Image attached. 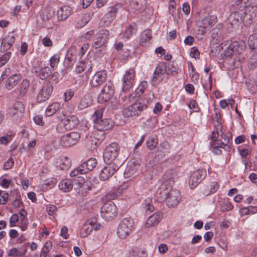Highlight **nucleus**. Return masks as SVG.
<instances>
[{"instance_id": "obj_1", "label": "nucleus", "mask_w": 257, "mask_h": 257, "mask_svg": "<svg viewBox=\"0 0 257 257\" xmlns=\"http://www.w3.org/2000/svg\"><path fill=\"white\" fill-rule=\"evenodd\" d=\"M153 98L154 93L152 91L149 92L132 105L124 108L122 111L123 115L126 117L139 115L147 108Z\"/></svg>"}, {"instance_id": "obj_2", "label": "nucleus", "mask_w": 257, "mask_h": 257, "mask_svg": "<svg viewBox=\"0 0 257 257\" xmlns=\"http://www.w3.org/2000/svg\"><path fill=\"white\" fill-rule=\"evenodd\" d=\"M159 199L161 202L166 201L169 207H174L178 204L181 196L178 190L166 188L161 190Z\"/></svg>"}, {"instance_id": "obj_3", "label": "nucleus", "mask_w": 257, "mask_h": 257, "mask_svg": "<svg viewBox=\"0 0 257 257\" xmlns=\"http://www.w3.org/2000/svg\"><path fill=\"white\" fill-rule=\"evenodd\" d=\"M104 108L96 110L93 115L94 127L99 131H105L111 128L114 122L110 119H101Z\"/></svg>"}, {"instance_id": "obj_4", "label": "nucleus", "mask_w": 257, "mask_h": 257, "mask_svg": "<svg viewBox=\"0 0 257 257\" xmlns=\"http://www.w3.org/2000/svg\"><path fill=\"white\" fill-rule=\"evenodd\" d=\"M218 132L217 131H213L211 137V140L212 141L211 143V146L214 148H221L226 151H229L231 149L230 144L232 141V139L226 136L222 133L221 135V139L218 140Z\"/></svg>"}, {"instance_id": "obj_5", "label": "nucleus", "mask_w": 257, "mask_h": 257, "mask_svg": "<svg viewBox=\"0 0 257 257\" xmlns=\"http://www.w3.org/2000/svg\"><path fill=\"white\" fill-rule=\"evenodd\" d=\"M133 220L127 217L123 219L119 223L117 228V234L120 238L124 239L128 236L134 228Z\"/></svg>"}, {"instance_id": "obj_6", "label": "nucleus", "mask_w": 257, "mask_h": 257, "mask_svg": "<svg viewBox=\"0 0 257 257\" xmlns=\"http://www.w3.org/2000/svg\"><path fill=\"white\" fill-rule=\"evenodd\" d=\"M79 120L76 116L72 115L61 120L56 126V130L59 133H63L72 130L78 123Z\"/></svg>"}, {"instance_id": "obj_7", "label": "nucleus", "mask_w": 257, "mask_h": 257, "mask_svg": "<svg viewBox=\"0 0 257 257\" xmlns=\"http://www.w3.org/2000/svg\"><path fill=\"white\" fill-rule=\"evenodd\" d=\"M119 147L116 143H112L107 146L103 152V158L106 163H111L118 155Z\"/></svg>"}, {"instance_id": "obj_8", "label": "nucleus", "mask_w": 257, "mask_h": 257, "mask_svg": "<svg viewBox=\"0 0 257 257\" xmlns=\"http://www.w3.org/2000/svg\"><path fill=\"white\" fill-rule=\"evenodd\" d=\"M80 138L77 132H71L63 135L59 140V145L62 147H69L75 145Z\"/></svg>"}, {"instance_id": "obj_9", "label": "nucleus", "mask_w": 257, "mask_h": 257, "mask_svg": "<svg viewBox=\"0 0 257 257\" xmlns=\"http://www.w3.org/2000/svg\"><path fill=\"white\" fill-rule=\"evenodd\" d=\"M206 169H202L193 172L190 177L189 185L191 189L195 188L206 176Z\"/></svg>"}, {"instance_id": "obj_10", "label": "nucleus", "mask_w": 257, "mask_h": 257, "mask_svg": "<svg viewBox=\"0 0 257 257\" xmlns=\"http://www.w3.org/2000/svg\"><path fill=\"white\" fill-rule=\"evenodd\" d=\"M117 213L115 205L111 202L105 203L101 208V215L106 220H109Z\"/></svg>"}, {"instance_id": "obj_11", "label": "nucleus", "mask_w": 257, "mask_h": 257, "mask_svg": "<svg viewBox=\"0 0 257 257\" xmlns=\"http://www.w3.org/2000/svg\"><path fill=\"white\" fill-rule=\"evenodd\" d=\"M114 93V87L110 83L106 84L98 97V101L102 103L110 100Z\"/></svg>"}, {"instance_id": "obj_12", "label": "nucleus", "mask_w": 257, "mask_h": 257, "mask_svg": "<svg viewBox=\"0 0 257 257\" xmlns=\"http://www.w3.org/2000/svg\"><path fill=\"white\" fill-rule=\"evenodd\" d=\"M101 170L99 174V179L102 181H106L111 177L118 170L119 167L114 163H107Z\"/></svg>"}, {"instance_id": "obj_13", "label": "nucleus", "mask_w": 257, "mask_h": 257, "mask_svg": "<svg viewBox=\"0 0 257 257\" xmlns=\"http://www.w3.org/2000/svg\"><path fill=\"white\" fill-rule=\"evenodd\" d=\"M135 74V71L133 69H130L125 72L122 79L123 92L130 89L134 85Z\"/></svg>"}, {"instance_id": "obj_14", "label": "nucleus", "mask_w": 257, "mask_h": 257, "mask_svg": "<svg viewBox=\"0 0 257 257\" xmlns=\"http://www.w3.org/2000/svg\"><path fill=\"white\" fill-rule=\"evenodd\" d=\"M176 176V172L174 170L167 171L163 176V184L161 190L166 188H171L174 184Z\"/></svg>"}, {"instance_id": "obj_15", "label": "nucleus", "mask_w": 257, "mask_h": 257, "mask_svg": "<svg viewBox=\"0 0 257 257\" xmlns=\"http://www.w3.org/2000/svg\"><path fill=\"white\" fill-rule=\"evenodd\" d=\"M53 91V86L49 83L43 85L40 90L37 96L38 102H42L48 99Z\"/></svg>"}, {"instance_id": "obj_16", "label": "nucleus", "mask_w": 257, "mask_h": 257, "mask_svg": "<svg viewBox=\"0 0 257 257\" xmlns=\"http://www.w3.org/2000/svg\"><path fill=\"white\" fill-rule=\"evenodd\" d=\"M109 35V31L107 30H101L97 33L96 38L92 43V46L97 49L105 43Z\"/></svg>"}, {"instance_id": "obj_17", "label": "nucleus", "mask_w": 257, "mask_h": 257, "mask_svg": "<svg viewBox=\"0 0 257 257\" xmlns=\"http://www.w3.org/2000/svg\"><path fill=\"white\" fill-rule=\"evenodd\" d=\"M106 77L107 73L105 71H97L92 77L90 82V85L93 87H97L105 82Z\"/></svg>"}, {"instance_id": "obj_18", "label": "nucleus", "mask_w": 257, "mask_h": 257, "mask_svg": "<svg viewBox=\"0 0 257 257\" xmlns=\"http://www.w3.org/2000/svg\"><path fill=\"white\" fill-rule=\"evenodd\" d=\"M117 11L118 8L116 5L110 7L107 13L101 20V25L104 27L109 25L116 17Z\"/></svg>"}, {"instance_id": "obj_19", "label": "nucleus", "mask_w": 257, "mask_h": 257, "mask_svg": "<svg viewBox=\"0 0 257 257\" xmlns=\"http://www.w3.org/2000/svg\"><path fill=\"white\" fill-rule=\"evenodd\" d=\"M20 73H15L10 76L5 82V87L8 90L14 89L22 79Z\"/></svg>"}, {"instance_id": "obj_20", "label": "nucleus", "mask_w": 257, "mask_h": 257, "mask_svg": "<svg viewBox=\"0 0 257 257\" xmlns=\"http://www.w3.org/2000/svg\"><path fill=\"white\" fill-rule=\"evenodd\" d=\"M166 71V64L165 63H160L157 65L154 72V76L151 81V83L153 86H155L157 84V80L165 74Z\"/></svg>"}, {"instance_id": "obj_21", "label": "nucleus", "mask_w": 257, "mask_h": 257, "mask_svg": "<svg viewBox=\"0 0 257 257\" xmlns=\"http://www.w3.org/2000/svg\"><path fill=\"white\" fill-rule=\"evenodd\" d=\"M245 2H244V4L242 6H240L239 7L235 8L232 10L233 13H237L238 11H242L244 10L243 13H247L248 14L252 15L253 16H256V12L257 11V6L256 5L252 4L250 5L247 6L245 4Z\"/></svg>"}, {"instance_id": "obj_22", "label": "nucleus", "mask_w": 257, "mask_h": 257, "mask_svg": "<svg viewBox=\"0 0 257 257\" xmlns=\"http://www.w3.org/2000/svg\"><path fill=\"white\" fill-rule=\"evenodd\" d=\"M71 165V160L67 157L61 156L56 159L55 166L60 170H67Z\"/></svg>"}, {"instance_id": "obj_23", "label": "nucleus", "mask_w": 257, "mask_h": 257, "mask_svg": "<svg viewBox=\"0 0 257 257\" xmlns=\"http://www.w3.org/2000/svg\"><path fill=\"white\" fill-rule=\"evenodd\" d=\"M72 12V8L68 6H64L59 8L57 11L58 19L63 21L66 19Z\"/></svg>"}, {"instance_id": "obj_24", "label": "nucleus", "mask_w": 257, "mask_h": 257, "mask_svg": "<svg viewBox=\"0 0 257 257\" xmlns=\"http://www.w3.org/2000/svg\"><path fill=\"white\" fill-rule=\"evenodd\" d=\"M163 214L161 212H156L148 219L146 223V226L150 227L158 224L161 220Z\"/></svg>"}, {"instance_id": "obj_25", "label": "nucleus", "mask_w": 257, "mask_h": 257, "mask_svg": "<svg viewBox=\"0 0 257 257\" xmlns=\"http://www.w3.org/2000/svg\"><path fill=\"white\" fill-rule=\"evenodd\" d=\"M216 17L208 14L201 20L200 27H202L204 29L208 28L213 26L216 23Z\"/></svg>"}, {"instance_id": "obj_26", "label": "nucleus", "mask_w": 257, "mask_h": 257, "mask_svg": "<svg viewBox=\"0 0 257 257\" xmlns=\"http://www.w3.org/2000/svg\"><path fill=\"white\" fill-rule=\"evenodd\" d=\"M15 41L14 37L12 36H7L2 40L1 50L5 52L10 49Z\"/></svg>"}, {"instance_id": "obj_27", "label": "nucleus", "mask_w": 257, "mask_h": 257, "mask_svg": "<svg viewBox=\"0 0 257 257\" xmlns=\"http://www.w3.org/2000/svg\"><path fill=\"white\" fill-rule=\"evenodd\" d=\"M97 163L96 160L91 158L82 164L80 165V169L82 168V171H84V172L87 173L92 171L96 167Z\"/></svg>"}, {"instance_id": "obj_28", "label": "nucleus", "mask_w": 257, "mask_h": 257, "mask_svg": "<svg viewBox=\"0 0 257 257\" xmlns=\"http://www.w3.org/2000/svg\"><path fill=\"white\" fill-rule=\"evenodd\" d=\"M25 111V107L21 101L16 102L13 106V109L11 113L13 116L20 117Z\"/></svg>"}, {"instance_id": "obj_29", "label": "nucleus", "mask_w": 257, "mask_h": 257, "mask_svg": "<svg viewBox=\"0 0 257 257\" xmlns=\"http://www.w3.org/2000/svg\"><path fill=\"white\" fill-rule=\"evenodd\" d=\"M73 188L72 181L66 179L62 180L59 184V188L64 192L71 191Z\"/></svg>"}, {"instance_id": "obj_30", "label": "nucleus", "mask_w": 257, "mask_h": 257, "mask_svg": "<svg viewBox=\"0 0 257 257\" xmlns=\"http://www.w3.org/2000/svg\"><path fill=\"white\" fill-rule=\"evenodd\" d=\"M151 32L149 30H146L141 34L140 44L143 46H146L149 43L152 38Z\"/></svg>"}, {"instance_id": "obj_31", "label": "nucleus", "mask_w": 257, "mask_h": 257, "mask_svg": "<svg viewBox=\"0 0 257 257\" xmlns=\"http://www.w3.org/2000/svg\"><path fill=\"white\" fill-rule=\"evenodd\" d=\"M137 175L136 166L134 165H130L126 166L124 172V177L125 178H133Z\"/></svg>"}, {"instance_id": "obj_32", "label": "nucleus", "mask_w": 257, "mask_h": 257, "mask_svg": "<svg viewBox=\"0 0 257 257\" xmlns=\"http://www.w3.org/2000/svg\"><path fill=\"white\" fill-rule=\"evenodd\" d=\"M130 6L136 10L142 11L144 10L146 7V0H132Z\"/></svg>"}, {"instance_id": "obj_33", "label": "nucleus", "mask_w": 257, "mask_h": 257, "mask_svg": "<svg viewBox=\"0 0 257 257\" xmlns=\"http://www.w3.org/2000/svg\"><path fill=\"white\" fill-rule=\"evenodd\" d=\"M30 87V81L27 79H24L19 85V92L20 96L26 95Z\"/></svg>"}, {"instance_id": "obj_34", "label": "nucleus", "mask_w": 257, "mask_h": 257, "mask_svg": "<svg viewBox=\"0 0 257 257\" xmlns=\"http://www.w3.org/2000/svg\"><path fill=\"white\" fill-rule=\"evenodd\" d=\"M85 143L87 147L91 150L95 149L100 144L93 136L87 137Z\"/></svg>"}, {"instance_id": "obj_35", "label": "nucleus", "mask_w": 257, "mask_h": 257, "mask_svg": "<svg viewBox=\"0 0 257 257\" xmlns=\"http://www.w3.org/2000/svg\"><path fill=\"white\" fill-rule=\"evenodd\" d=\"M60 104L54 102L49 105L45 111L46 116H50L54 114L60 108Z\"/></svg>"}, {"instance_id": "obj_36", "label": "nucleus", "mask_w": 257, "mask_h": 257, "mask_svg": "<svg viewBox=\"0 0 257 257\" xmlns=\"http://www.w3.org/2000/svg\"><path fill=\"white\" fill-rule=\"evenodd\" d=\"M55 15L54 10L52 8H47L43 13L42 20L48 21L54 17Z\"/></svg>"}, {"instance_id": "obj_37", "label": "nucleus", "mask_w": 257, "mask_h": 257, "mask_svg": "<svg viewBox=\"0 0 257 257\" xmlns=\"http://www.w3.org/2000/svg\"><path fill=\"white\" fill-rule=\"evenodd\" d=\"M158 144V140L156 137H150L146 142L147 148L153 150L156 148Z\"/></svg>"}, {"instance_id": "obj_38", "label": "nucleus", "mask_w": 257, "mask_h": 257, "mask_svg": "<svg viewBox=\"0 0 257 257\" xmlns=\"http://www.w3.org/2000/svg\"><path fill=\"white\" fill-rule=\"evenodd\" d=\"M248 45L251 50L257 49V34L250 35L248 38Z\"/></svg>"}, {"instance_id": "obj_39", "label": "nucleus", "mask_w": 257, "mask_h": 257, "mask_svg": "<svg viewBox=\"0 0 257 257\" xmlns=\"http://www.w3.org/2000/svg\"><path fill=\"white\" fill-rule=\"evenodd\" d=\"M143 205L146 212L150 213L154 210V207L152 205V199L150 198L146 199L144 202Z\"/></svg>"}, {"instance_id": "obj_40", "label": "nucleus", "mask_w": 257, "mask_h": 257, "mask_svg": "<svg viewBox=\"0 0 257 257\" xmlns=\"http://www.w3.org/2000/svg\"><path fill=\"white\" fill-rule=\"evenodd\" d=\"M137 27L136 24H132L126 29L124 36L126 38H130L137 32Z\"/></svg>"}, {"instance_id": "obj_41", "label": "nucleus", "mask_w": 257, "mask_h": 257, "mask_svg": "<svg viewBox=\"0 0 257 257\" xmlns=\"http://www.w3.org/2000/svg\"><path fill=\"white\" fill-rule=\"evenodd\" d=\"M51 73V70L49 67H45L40 69L39 76L42 80L47 78Z\"/></svg>"}, {"instance_id": "obj_42", "label": "nucleus", "mask_w": 257, "mask_h": 257, "mask_svg": "<svg viewBox=\"0 0 257 257\" xmlns=\"http://www.w3.org/2000/svg\"><path fill=\"white\" fill-rule=\"evenodd\" d=\"M93 230L92 227L87 225L85 223L83 224L81 229L80 235L82 237L87 236Z\"/></svg>"}, {"instance_id": "obj_43", "label": "nucleus", "mask_w": 257, "mask_h": 257, "mask_svg": "<svg viewBox=\"0 0 257 257\" xmlns=\"http://www.w3.org/2000/svg\"><path fill=\"white\" fill-rule=\"evenodd\" d=\"M52 246V243L50 241H47L42 249L40 257H46Z\"/></svg>"}, {"instance_id": "obj_44", "label": "nucleus", "mask_w": 257, "mask_h": 257, "mask_svg": "<svg viewBox=\"0 0 257 257\" xmlns=\"http://www.w3.org/2000/svg\"><path fill=\"white\" fill-rule=\"evenodd\" d=\"M230 49L232 50V52L236 51L239 52L244 49V45H243V42L239 44L237 42H234L232 45H230Z\"/></svg>"}, {"instance_id": "obj_45", "label": "nucleus", "mask_w": 257, "mask_h": 257, "mask_svg": "<svg viewBox=\"0 0 257 257\" xmlns=\"http://www.w3.org/2000/svg\"><path fill=\"white\" fill-rule=\"evenodd\" d=\"M74 184L77 185V187H84L85 186H87L85 185L86 183L85 181L84 178L82 176H77L74 179Z\"/></svg>"}, {"instance_id": "obj_46", "label": "nucleus", "mask_w": 257, "mask_h": 257, "mask_svg": "<svg viewBox=\"0 0 257 257\" xmlns=\"http://www.w3.org/2000/svg\"><path fill=\"white\" fill-rule=\"evenodd\" d=\"M93 136L96 138L100 144L102 142L105 138V133L104 131L97 130L94 132Z\"/></svg>"}, {"instance_id": "obj_47", "label": "nucleus", "mask_w": 257, "mask_h": 257, "mask_svg": "<svg viewBox=\"0 0 257 257\" xmlns=\"http://www.w3.org/2000/svg\"><path fill=\"white\" fill-rule=\"evenodd\" d=\"M89 104L90 101L89 99L86 97H84L80 100L78 107L81 110L87 107L89 105Z\"/></svg>"}, {"instance_id": "obj_48", "label": "nucleus", "mask_w": 257, "mask_h": 257, "mask_svg": "<svg viewBox=\"0 0 257 257\" xmlns=\"http://www.w3.org/2000/svg\"><path fill=\"white\" fill-rule=\"evenodd\" d=\"M244 16L242 17V21L245 25H248L250 24L252 20L255 17V16H253L252 15L248 14L247 13H243Z\"/></svg>"}, {"instance_id": "obj_49", "label": "nucleus", "mask_w": 257, "mask_h": 257, "mask_svg": "<svg viewBox=\"0 0 257 257\" xmlns=\"http://www.w3.org/2000/svg\"><path fill=\"white\" fill-rule=\"evenodd\" d=\"M59 61H60L59 55H58V54L54 55L51 58V59L50 60V66L52 68H54V67H57Z\"/></svg>"}, {"instance_id": "obj_50", "label": "nucleus", "mask_w": 257, "mask_h": 257, "mask_svg": "<svg viewBox=\"0 0 257 257\" xmlns=\"http://www.w3.org/2000/svg\"><path fill=\"white\" fill-rule=\"evenodd\" d=\"M209 187H210L211 191L206 192L207 194H211L216 192L219 189V185L216 182H212L210 183Z\"/></svg>"}, {"instance_id": "obj_51", "label": "nucleus", "mask_w": 257, "mask_h": 257, "mask_svg": "<svg viewBox=\"0 0 257 257\" xmlns=\"http://www.w3.org/2000/svg\"><path fill=\"white\" fill-rule=\"evenodd\" d=\"M11 53L7 52L0 57V67L5 64L10 59Z\"/></svg>"}, {"instance_id": "obj_52", "label": "nucleus", "mask_w": 257, "mask_h": 257, "mask_svg": "<svg viewBox=\"0 0 257 257\" xmlns=\"http://www.w3.org/2000/svg\"><path fill=\"white\" fill-rule=\"evenodd\" d=\"M257 66V52L253 54L250 60L249 68L253 69Z\"/></svg>"}, {"instance_id": "obj_53", "label": "nucleus", "mask_w": 257, "mask_h": 257, "mask_svg": "<svg viewBox=\"0 0 257 257\" xmlns=\"http://www.w3.org/2000/svg\"><path fill=\"white\" fill-rule=\"evenodd\" d=\"M85 174L84 172V171H82V168H81L80 170V165L76 169H75L74 170H72L70 173V175L71 177H76L79 176V174Z\"/></svg>"}, {"instance_id": "obj_54", "label": "nucleus", "mask_w": 257, "mask_h": 257, "mask_svg": "<svg viewBox=\"0 0 257 257\" xmlns=\"http://www.w3.org/2000/svg\"><path fill=\"white\" fill-rule=\"evenodd\" d=\"M85 62L84 60H81L77 65L75 71L77 73H80L85 70Z\"/></svg>"}, {"instance_id": "obj_55", "label": "nucleus", "mask_w": 257, "mask_h": 257, "mask_svg": "<svg viewBox=\"0 0 257 257\" xmlns=\"http://www.w3.org/2000/svg\"><path fill=\"white\" fill-rule=\"evenodd\" d=\"M175 6V1L174 0H170L169 5V12L170 14H171L172 16L174 15V13L176 11Z\"/></svg>"}, {"instance_id": "obj_56", "label": "nucleus", "mask_w": 257, "mask_h": 257, "mask_svg": "<svg viewBox=\"0 0 257 257\" xmlns=\"http://www.w3.org/2000/svg\"><path fill=\"white\" fill-rule=\"evenodd\" d=\"M34 121L36 124L40 126H43L45 124L43 121V116L41 115H36L33 118Z\"/></svg>"}, {"instance_id": "obj_57", "label": "nucleus", "mask_w": 257, "mask_h": 257, "mask_svg": "<svg viewBox=\"0 0 257 257\" xmlns=\"http://www.w3.org/2000/svg\"><path fill=\"white\" fill-rule=\"evenodd\" d=\"M233 206L229 202H223L221 204V209L222 211H226L232 209Z\"/></svg>"}, {"instance_id": "obj_58", "label": "nucleus", "mask_w": 257, "mask_h": 257, "mask_svg": "<svg viewBox=\"0 0 257 257\" xmlns=\"http://www.w3.org/2000/svg\"><path fill=\"white\" fill-rule=\"evenodd\" d=\"M88 23V19L86 16H83L81 20L78 21L77 22V27H83Z\"/></svg>"}, {"instance_id": "obj_59", "label": "nucleus", "mask_w": 257, "mask_h": 257, "mask_svg": "<svg viewBox=\"0 0 257 257\" xmlns=\"http://www.w3.org/2000/svg\"><path fill=\"white\" fill-rule=\"evenodd\" d=\"M88 44H84L81 47L79 52V55L80 57L83 56L86 53V51L88 49Z\"/></svg>"}, {"instance_id": "obj_60", "label": "nucleus", "mask_w": 257, "mask_h": 257, "mask_svg": "<svg viewBox=\"0 0 257 257\" xmlns=\"http://www.w3.org/2000/svg\"><path fill=\"white\" fill-rule=\"evenodd\" d=\"M18 220H19V217H18V215L16 214H13L10 218V226L11 227L15 226L16 223L17 222H18Z\"/></svg>"}, {"instance_id": "obj_61", "label": "nucleus", "mask_w": 257, "mask_h": 257, "mask_svg": "<svg viewBox=\"0 0 257 257\" xmlns=\"http://www.w3.org/2000/svg\"><path fill=\"white\" fill-rule=\"evenodd\" d=\"M57 210V207L54 205H49L47 207V211L49 215H53Z\"/></svg>"}, {"instance_id": "obj_62", "label": "nucleus", "mask_w": 257, "mask_h": 257, "mask_svg": "<svg viewBox=\"0 0 257 257\" xmlns=\"http://www.w3.org/2000/svg\"><path fill=\"white\" fill-rule=\"evenodd\" d=\"M169 148V145L168 142H164L160 144L159 148L161 151L164 152H167Z\"/></svg>"}, {"instance_id": "obj_63", "label": "nucleus", "mask_w": 257, "mask_h": 257, "mask_svg": "<svg viewBox=\"0 0 257 257\" xmlns=\"http://www.w3.org/2000/svg\"><path fill=\"white\" fill-rule=\"evenodd\" d=\"M60 235L64 238L67 239L69 235L68 234V228L66 226H63L61 230Z\"/></svg>"}, {"instance_id": "obj_64", "label": "nucleus", "mask_w": 257, "mask_h": 257, "mask_svg": "<svg viewBox=\"0 0 257 257\" xmlns=\"http://www.w3.org/2000/svg\"><path fill=\"white\" fill-rule=\"evenodd\" d=\"M257 208L252 206H249L248 207L243 208L242 209L243 211H244V214L247 215L249 214L250 212H254L255 210H256Z\"/></svg>"}]
</instances>
